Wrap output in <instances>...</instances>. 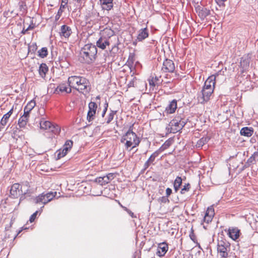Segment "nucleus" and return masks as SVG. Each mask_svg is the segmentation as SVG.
<instances>
[{
    "mask_svg": "<svg viewBox=\"0 0 258 258\" xmlns=\"http://www.w3.org/2000/svg\"><path fill=\"white\" fill-rule=\"evenodd\" d=\"M69 86L81 93H89L91 90L89 81L82 76H73L68 78Z\"/></svg>",
    "mask_w": 258,
    "mask_h": 258,
    "instance_id": "obj_1",
    "label": "nucleus"
},
{
    "mask_svg": "<svg viewBox=\"0 0 258 258\" xmlns=\"http://www.w3.org/2000/svg\"><path fill=\"white\" fill-rule=\"evenodd\" d=\"M97 48L95 45L87 44L81 49L80 52V60L82 63L90 64L97 57Z\"/></svg>",
    "mask_w": 258,
    "mask_h": 258,
    "instance_id": "obj_2",
    "label": "nucleus"
},
{
    "mask_svg": "<svg viewBox=\"0 0 258 258\" xmlns=\"http://www.w3.org/2000/svg\"><path fill=\"white\" fill-rule=\"evenodd\" d=\"M28 191V188L23 190V186L19 183H16L11 186L10 197L12 199H16L21 196L19 200V204L26 198V195Z\"/></svg>",
    "mask_w": 258,
    "mask_h": 258,
    "instance_id": "obj_3",
    "label": "nucleus"
},
{
    "mask_svg": "<svg viewBox=\"0 0 258 258\" xmlns=\"http://www.w3.org/2000/svg\"><path fill=\"white\" fill-rule=\"evenodd\" d=\"M217 252L220 258H228L230 250V244L226 239L218 240Z\"/></svg>",
    "mask_w": 258,
    "mask_h": 258,
    "instance_id": "obj_4",
    "label": "nucleus"
},
{
    "mask_svg": "<svg viewBox=\"0 0 258 258\" xmlns=\"http://www.w3.org/2000/svg\"><path fill=\"white\" fill-rule=\"evenodd\" d=\"M40 128L47 130L45 134L51 132L54 135H58L60 132V127L56 124H53L49 121H41Z\"/></svg>",
    "mask_w": 258,
    "mask_h": 258,
    "instance_id": "obj_5",
    "label": "nucleus"
},
{
    "mask_svg": "<svg viewBox=\"0 0 258 258\" xmlns=\"http://www.w3.org/2000/svg\"><path fill=\"white\" fill-rule=\"evenodd\" d=\"M213 91V90L203 88L202 90L197 94L198 102L201 104H204L207 102L210 99V97Z\"/></svg>",
    "mask_w": 258,
    "mask_h": 258,
    "instance_id": "obj_6",
    "label": "nucleus"
},
{
    "mask_svg": "<svg viewBox=\"0 0 258 258\" xmlns=\"http://www.w3.org/2000/svg\"><path fill=\"white\" fill-rule=\"evenodd\" d=\"M88 107L89 110L87 113V119L89 122H91L95 119L97 109V103L91 101L88 104Z\"/></svg>",
    "mask_w": 258,
    "mask_h": 258,
    "instance_id": "obj_7",
    "label": "nucleus"
},
{
    "mask_svg": "<svg viewBox=\"0 0 258 258\" xmlns=\"http://www.w3.org/2000/svg\"><path fill=\"white\" fill-rule=\"evenodd\" d=\"M125 137L127 138V141L125 144L126 149L131 147L133 145V141H135L138 138L136 134L133 132L132 126L130 127L129 130L125 134Z\"/></svg>",
    "mask_w": 258,
    "mask_h": 258,
    "instance_id": "obj_8",
    "label": "nucleus"
},
{
    "mask_svg": "<svg viewBox=\"0 0 258 258\" xmlns=\"http://www.w3.org/2000/svg\"><path fill=\"white\" fill-rule=\"evenodd\" d=\"M175 70V66L171 59H165L163 63L162 71L164 73H173Z\"/></svg>",
    "mask_w": 258,
    "mask_h": 258,
    "instance_id": "obj_9",
    "label": "nucleus"
},
{
    "mask_svg": "<svg viewBox=\"0 0 258 258\" xmlns=\"http://www.w3.org/2000/svg\"><path fill=\"white\" fill-rule=\"evenodd\" d=\"M112 42V40H109L107 39L105 37H102L100 36V38L98 39V40L96 42V45H95L98 48L104 50L106 48L107 46H109L111 43Z\"/></svg>",
    "mask_w": 258,
    "mask_h": 258,
    "instance_id": "obj_10",
    "label": "nucleus"
},
{
    "mask_svg": "<svg viewBox=\"0 0 258 258\" xmlns=\"http://www.w3.org/2000/svg\"><path fill=\"white\" fill-rule=\"evenodd\" d=\"M216 76H210L205 82L204 88L214 91L215 85Z\"/></svg>",
    "mask_w": 258,
    "mask_h": 258,
    "instance_id": "obj_11",
    "label": "nucleus"
},
{
    "mask_svg": "<svg viewBox=\"0 0 258 258\" xmlns=\"http://www.w3.org/2000/svg\"><path fill=\"white\" fill-rule=\"evenodd\" d=\"M197 13L201 20H204L210 14V11L204 7H199L196 8Z\"/></svg>",
    "mask_w": 258,
    "mask_h": 258,
    "instance_id": "obj_12",
    "label": "nucleus"
},
{
    "mask_svg": "<svg viewBox=\"0 0 258 258\" xmlns=\"http://www.w3.org/2000/svg\"><path fill=\"white\" fill-rule=\"evenodd\" d=\"M168 249V244L166 242H162L158 244L157 254L159 256L165 255Z\"/></svg>",
    "mask_w": 258,
    "mask_h": 258,
    "instance_id": "obj_13",
    "label": "nucleus"
},
{
    "mask_svg": "<svg viewBox=\"0 0 258 258\" xmlns=\"http://www.w3.org/2000/svg\"><path fill=\"white\" fill-rule=\"evenodd\" d=\"M100 36H101L102 37L104 36L109 40H111L112 38H114L115 39H116V37L114 35V32L109 28L104 29L100 33Z\"/></svg>",
    "mask_w": 258,
    "mask_h": 258,
    "instance_id": "obj_14",
    "label": "nucleus"
},
{
    "mask_svg": "<svg viewBox=\"0 0 258 258\" xmlns=\"http://www.w3.org/2000/svg\"><path fill=\"white\" fill-rule=\"evenodd\" d=\"M229 236L234 240H236L239 237L240 230L237 227H230L228 229Z\"/></svg>",
    "mask_w": 258,
    "mask_h": 258,
    "instance_id": "obj_15",
    "label": "nucleus"
},
{
    "mask_svg": "<svg viewBox=\"0 0 258 258\" xmlns=\"http://www.w3.org/2000/svg\"><path fill=\"white\" fill-rule=\"evenodd\" d=\"M149 36V32L147 28L140 29L138 31L137 40L138 41H142Z\"/></svg>",
    "mask_w": 258,
    "mask_h": 258,
    "instance_id": "obj_16",
    "label": "nucleus"
},
{
    "mask_svg": "<svg viewBox=\"0 0 258 258\" xmlns=\"http://www.w3.org/2000/svg\"><path fill=\"white\" fill-rule=\"evenodd\" d=\"M72 33V29L69 26L66 25L61 26L60 32V35L61 36L69 38Z\"/></svg>",
    "mask_w": 258,
    "mask_h": 258,
    "instance_id": "obj_17",
    "label": "nucleus"
},
{
    "mask_svg": "<svg viewBox=\"0 0 258 258\" xmlns=\"http://www.w3.org/2000/svg\"><path fill=\"white\" fill-rule=\"evenodd\" d=\"M249 58L248 56H244L241 58L240 66L242 68V72H244L249 67Z\"/></svg>",
    "mask_w": 258,
    "mask_h": 258,
    "instance_id": "obj_18",
    "label": "nucleus"
},
{
    "mask_svg": "<svg viewBox=\"0 0 258 258\" xmlns=\"http://www.w3.org/2000/svg\"><path fill=\"white\" fill-rule=\"evenodd\" d=\"M72 91L71 88H68L66 84H59L55 89L54 93L58 94L59 92H66L67 93H70Z\"/></svg>",
    "mask_w": 258,
    "mask_h": 258,
    "instance_id": "obj_19",
    "label": "nucleus"
},
{
    "mask_svg": "<svg viewBox=\"0 0 258 258\" xmlns=\"http://www.w3.org/2000/svg\"><path fill=\"white\" fill-rule=\"evenodd\" d=\"M177 108V101L175 99L172 100L166 107L165 111L167 113L171 114L175 112Z\"/></svg>",
    "mask_w": 258,
    "mask_h": 258,
    "instance_id": "obj_20",
    "label": "nucleus"
},
{
    "mask_svg": "<svg viewBox=\"0 0 258 258\" xmlns=\"http://www.w3.org/2000/svg\"><path fill=\"white\" fill-rule=\"evenodd\" d=\"M253 132L254 130L252 127H243L241 129L240 134L241 136L250 137L253 135Z\"/></svg>",
    "mask_w": 258,
    "mask_h": 258,
    "instance_id": "obj_21",
    "label": "nucleus"
},
{
    "mask_svg": "<svg viewBox=\"0 0 258 258\" xmlns=\"http://www.w3.org/2000/svg\"><path fill=\"white\" fill-rule=\"evenodd\" d=\"M258 161V152H254L246 162L245 166H250L256 163Z\"/></svg>",
    "mask_w": 258,
    "mask_h": 258,
    "instance_id": "obj_22",
    "label": "nucleus"
},
{
    "mask_svg": "<svg viewBox=\"0 0 258 258\" xmlns=\"http://www.w3.org/2000/svg\"><path fill=\"white\" fill-rule=\"evenodd\" d=\"M103 10H110L113 7V0H100Z\"/></svg>",
    "mask_w": 258,
    "mask_h": 258,
    "instance_id": "obj_23",
    "label": "nucleus"
},
{
    "mask_svg": "<svg viewBox=\"0 0 258 258\" xmlns=\"http://www.w3.org/2000/svg\"><path fill=\"white\" fill-rule=\"evenodd\" d=\"M48 71V68L45 63H41L39 68V73L40 76L44 78L45 77L46 74Z\"/></svg>",
    "mask_w": 258,
    "mask_h": 258,
    "instance_id": "obj_24",
    "label": "nucleus"
},
{
    "mask_svg": "<svg viewBox=\"0 0 258 258\" xmlns=\"http://www.w3.org/2000/svg\"><path fill=\"white\" fill-rule=\"evenodd\" d=\"M73 142L71 140H67L63 146L62 150L67 154L72 148Z\"/></svg>",
    "mask_w": 258,
    "mask_h": 258,
    "instance_id": "obj_25",
    "label": "nucleus"
},
{
    "mask_svg": "<svg viewBox=\"0 0 258 258\" xmlns=\"http://www.w3.org/2000/svg\"><path fill=\"white\" fill-rule=\"evenodd\" d=\"M182 184V179L180 176H177L174 180L173 183L174 189L175 192H177Z\"/></svg>",
    "mask_w": 258,
    "mask_h": 258,
    "instance_id": "obj_26",
    "label": "nucleus"
},
{
    "mask_svg": "<svg viewBox=\"0 0 258 258\" xmlns=\"http://www.w3.org/2000/svg\"><path fill=\"white\" fill-rule=\"evenodd\" d=\"M210 140V138L208 136L203 137L200 139L197 143V146L198 147H202Z\"/></svg>",
    "mask_w": 258,
    "mask_h": 258,
    "instance_id": "obj_27",
    "label": "nucleus"
},
{
    "mask_svg": "<svg viewBox=\"0 0 258 258\" xmlns=\"http://www.w3.org/2000/svg\"><path fill=\"white\" fill-rule=\"evenodd\" d=\"M56 195V192H48L46 194H44V196L45 198V203L47 204L50 201H51L53 198Z\"/></svg>",
    "mask_w": 258,
    "mask_h": 258,
    "instance_id": "obj_28",
    "label": "nucleus"
},
{
    "mask_svg": "<svg viewBox=\"0 0 258 258\" xmlns=\"http://www.w3.org/2000/svg\"><path fill=\"white\" fill-rule=\"evenodd\" d=\"M28 118L26 117V115H22L20 117L18 120V124L20 127H24L27 124Z\"/></svg>",
    "mask_w": 258,
    "mask_h": 258,
    "instance_id": "obj_29",
    "label": "nucleus"
},
{
    "mask_svg": "<svg viewBox=\"0 0 258 258\" xmlns=\"http://www.w3.org/2000/svg\"><path fill=\"white\" fill-rule=\"evenodd\" d=\"M34 202L36 204L42 203L44 205L46 204L44 194H40L38 197H36L34 199Z\"/></svg>",
    "mask_w": 258,
    "mask_h": 258,
    "instance_id": "obj_30",
    "label": "nucleus"
},
{
    "mask_svg": "<svg viewBox=\"0 0 258 258\" xmlns=\"http://www.w3.org/2000/svg\"><path fill=\"white\" fill-rule=\"evenodd\" d=\"M117 111H114L112 110H110V113L107 115L106 120V123L109 124L111 122V121L113 120L114 115L116 113Z\"/></svg>",
    "mask_w": 258,
    "mask_h": 258,
    "instance_id": "obj_31",
    "label": "nucleus"
},
{
    "mask_svg": "<svg viewBox=\"0 0 258 258\" xmlns=\"http://www.w3.org/2000/svg\"><path fill=\"white\" fill-rule=\"evenodd\" d=\"M171 145V142L170 140H168L162 145V146L158 150L160 151V153L163 151L165 149L168 148Z\"/></svg>",
    "mask_w": 258,
    "mask_h": 258,
    "instance_id": "obj_32",
    "label": "nucleus"
},
{
    "mask_svg": "<svg viewBox=\"0 0 258 258\" xmlns=\"http://www.w3.org/2000/svg\"><path fill=\"white\" fill-rule=\"evenodd\" d=\"M38 55L41 58H44L46 57L48 54L47 49L46 47H42L38 51Z\"/></svg>",
    "mask_w": 258,
    "mask_h": 258,
    "instance_id": "obj_33",
    "label": "nucleus"
},
{
    "mask_svg": "<svg viewBox=\"0 0 258 258\" xmlns=\"http://www.w3.org/2000/svg\"><path fill=\"white\" fill-rule=\"evenodd\" d=\"M36 105L35 102L34 100L30 101L27 105L25 107V110H28L31 111Z\"/></svg>",
    "mask_w": 258,
    "mask_h": 258,
    "instance_id": "obj_34",
    "label": "nucleus"
},
{
    "mask_svg": "<svg viewBox=\"0 0 258 258\" xmlns=\"http://www.w3.org/2000/svg\"><path fill=\"white\" fill-rule=\"evenodd\" d=\"M179 123L180 125L179 126V127L174 128V129H173V133H175L180 131L184 126V125L186 124V122L183 120H179Z\"/></svg>",
    "mask_w": 258,
    "mask_h": 258,
    "instance_id": "obj_35",
    "label": "nucleus"
},
{
    "mask_svg": "<svg viewBox=\"0 0 258 258\" xmlns=\"http://www.w3.org/2000/svg\"><path fill=\"white\" fill-rule=\"evenodd\" d=\"M159 153L160 151L159 150H157L154 152L148 159V162H150L151 163H153L155 161V158L158 157Z\"/></svg>",
    "mask_w": 258,
    "mask_h": 258,
    "instance_id": "obj_36",
    "label": "nucleus"
},
{
    "mask_svg": "<svg viewBox=\"0 0 258 258\" xmlns=\"http://www.w3.org/2000/svg\"><path fill=\"white\" fill-rule=\"evenodd\" d=\"M65 8L66 7H64V5H63V4L60 5V8L58 10L57 13L55 17V20H58L59 19L63 11V9Z\"/></svg>",
    "mask_w": 258,
    "mask_h": 258,
    "instance_id": "obj_37",
    "label": "nucleus"
},
{
    "mask_svg": "<svg viewBox=\"0 0 258 258\" xmlns=\"http://www.w3.org/2000/svg\"><path fill=\"white\" fill-rule=\"evenodd\" d=\"M205 215L209 216H212L213 217H214V216L215 215V212H214V209L213 206H210L208 208V209L206 211V212L205 213Z\"/></svg>",
    "mask_w": 258,
    "mask_h": 258,
    "instance_id": "obj_38",
    "label": "nucleus"
},
{
    "mask_svg": "<svg viewBox=\"0 0 258 258\" xmlns=\"http://www.w3.org/2000/svg\"><path fill=\"white\" fill-rule=\"evenodd\" d=\"M56 159H60L61 158L64 157L67 155V154L61 149H59L57 150L56 152Z\"/></svg>",
    "mask_w": 258,
    "mask_h": 258,
    "instance_id": "obj_39",
    "label": "nucleus"
},
{
    "mask_svg": "<svg viewBox=\"0 0 258 258\" xmlns=\"http://www.w3.org/2000/svg\"><path fill=\"white\" fill-rule=\"evenodd\" d=\"M105 178V181L107 183H109L111 180H112L114 178V174L113 173H110L104 176Z\"/></svg>",
    "mask_w": 258,
    "mask_h": 258,
    "instance_id": "obj_40",
    "label": "nucleus"
},
{
    "mask_svg": "<svg viewBox=\"0 0 258 258\" xmlns=\"http://www.w3.org/2000/svg\"><path fill=\"white\" fill-rule=\"evenodd\" d=\"M170 125L171 126V129L173 130V129H174L173 128V126L175 127V128L179 127V120L176 119H172L171 122H170Z\"/></svg>",
    "mask_w": 258,
    "mask_h": 258,
    "instance_id": "obj_41",
    "label": "nucleus"
},
{
    "mask_svg": "<svg viewBox=\"0 0 258 258\" xmlns=\"http://www.w3.org/2000/svg\"><path fill=\"white\" fill-rule=\"evenodd\" d=\"M104 180H105V178H104V176L99 177L96 178L95 179V182L99 183L101 185H104L106 184V183L105 182Z\"/></svg>",
    "mask_w": 258,
    "mask_h": 258,
    "instance_id": "obj_42",
    "label": "nucleus"
},
{
    "mask_svg": "<svg viewBox=\"0 0 258 258\" xmlns=\"http://www.w3.org/2000/svg\"><path fill=\"white\" fill-rule=\"evenodd\" d=\"M37 49V46L36 43H33L28 46V50L29 52L34 53Z\"/></svg>",
    "mask_w": 258,
    "mask_h": 258,
    "instance_id": "obj_43",
    "label": "nucleus"
},
{
    "mask_svg": "<svg viewBox=\"0 0 258 258\" xmlns=\"http://www.w3.org/2000/svg\"><path fill=\"white\" fill-rule=\"evenodd\" d=\"M190 184L189 183L185 184L183 187L181 188L180 190V193L181 194H184L185 192L188 191L190 188Z\"/></svg>",
    "mask_w": 258,
    "mask_h": 258,
    "instance_id": "obj_44",
    "label": "nucleus"
},
{
    "mask_svg": "<svg viewBox=\"0 0 258 258\" xmlns=\"http://www.w3.org/2000/svg\"><path fill=\"white\" fill-rule=\"evenodd\" d=\"M121 207L132 218H136V216H135L133 212H132L130 209H127L126 207L123 206L120 203H119Z\"/></svg>",
    "mask_w": 258,
    "mask_h": 258,
    "instance_id": "obj_45",
    "label": "nucleus"
},
{
    "mask_svg": "<svg viewBox=\"0 0 258 258\" xmlns=\"http://www.w3.org/2000/svg\"><path fill=\"white\" fill-rule=\"evenodd\" d=\"M38 213V211H37L35 213H34L30 217L29 221L32 223L34 221L35 219L36 218L37 215Z\"/></svg>",
    "mask_w": 258,
    "mask_h": 258,
    "instance_id": "obj_46",
    "label": "nucleus"
},
{
    "mask_svg": "<svg viewBox=\"0 0 258 258\" xmlns=\"http://www.w3.org/2000/svg\"><path fill=\"white\" fill-rule=\"evenodd\" d=\"M13 112V109L12 108L8 112L6 113L3 117L7 120H8Z\"/></svg>",
    "mask_w": 258,
    "mask_h": 258,
    "instance_id": "obj_47",
    "label": "nucleus"
},
{
    "mask_svg": "<svg viewBox=\"0 0 258 258\" xmlns=\"http://www.w3.org/2000/svg\"><path fill=\"white\" fill-rule=\"evenodd\" d=\"M189 237L190 238V239L194 241V242H196V240H197V238H196V235H195L194 233V230L191 229V231H190V233L189 234Z\"/></svg>",
    "mask_w": 258,
    "mask_h": 258,
    "instance_id": "obj_48",
    "label": "nucleus"
},
{
    "mask_svg": "<svg viewBox=\"0 0 258 258\" xmlns=\"http://www.w3.org/2000/svg\"><path fill=\"white\" fill-rule=\"evenodd\" d=\"M212 218H213V217H212V216H209L205 215V216L204 217V221L205 222H207V223H208L212 221Z\"/></svg>",
    "mask_w": 258,
    "mask_h": 258,
    "instance_id": "obj_49",
    "label": "nucleus"
},
{
    "mask_svg": "<svg viewBox=\"0 0 258 258\" xmlns=\"http://www.w3.org/2000/svg\"><path fill=\"white\" fill-rule=\"evenodd\" d=\"M140 143V140L139 138L136 139L135 141H133V145L134 144V145L132 147V149L134 148L135 147H136L137 146H138L139 144Z\"/></svg>",
    "mask_w": 258,
    "mask_h": 258,
    "instance_id": "obj_50",
    "label": "nucleus"
},
{
    "mask_svg": "<svg viewBox=\"0 0 258 258\" xmlns=\"http://www.w3.org/2000/svg\"><path fill=\"white\" fill-rule=\"evenodd\" d=\"M226 1L227 0H215V2L220 7H224L225 6L224 2Z\"/></svg>",
    "mask_w": 258,
    "mask_h": 258,
    "instance_id": "obj_51",
    "label": "nucleus"
},
{
    "mask_svg": "<svg viewBox=\"0 0 258 258\" xmlns=\"http://www.w3.org/2000/svg\"><path fill=\"white\" fill-rule=\"evenodd\" d=\"M127 62L128 63V64L129 65H131V66H132L133 65V64H134L133 56L131 57V56H130Z\"/></svg>",
    "mask_w": 258,
    "mask_h": 258,
    "instance_id": "obj_52",
    "label": "nucleus"
},
{
    "mask_svg": "<svg viewBox=\"0 0 258 258\" xmlns=\"http://www.w3.org/2000/svg\"><path fill=\"white\" fill-rule=\"evenodd\" d=\"M8 120H7L6 118H5L4 117H2L0 123L2 124L3 126H5L8 122Z\"/></svg>",
    "mask_w": 258,
    "mask_h": 258,
    "instance_id": "obj_53",
    "label": "nucleus"
},
{
    "mask_svg": "<svg viewBox=\"0 0 258 258\" xmlns=\"http://www.w3.org/2000/svg\"><path fill=\"white\" fill-rule=\"evenodd\" d=\"M172 189L168 187L166 189V197H169L172 194Z\"/></svg>",
    "mask_w": 258,
    "mask_h": 258,
    "instance_id": "obj_54",
    "label": "nucleus"
},
{
    "mask_svg": "<svg viewBox=\"0 0 258 258\" xmlns=\"http://www.w3.org/2000/svg\"><path fill=\"white\" fill-rule=\"evenodd\" d=\"M151 164V163L150 162H148V160H147L144 165V170H146Z\"/></svg>",
    "mask_w": 258,
    "mask_h": 258,
    "instance_id": "obj_55",
    "label": "nucleus"
},
{
    "mask_svg": "<svg viewBox=\"0 0 258 258\" xmlns=\"http://www.w3.org/2000/svg\"><path fill=\"white\" fill-rule=\"evenodd\" d=\"M35 24H33V23H32L31 24H30L28 27V28L26 29V30L29 31V30H33L35 28Z\"/></svg>",
    "mask_w": 258,
    "mask_h": 258,
    "instance_id": "obj_56",
    "label": "nucleus"
},
{
    "mask_svg": "<svg viewBox=\"0 0 258 258\" xmlns=\"http://www.w3.org/2000/svg\"><path fill=\"white\" fill-rule=\"evenodd\" d=\"M30 111L28 110H25V109H24V114L23 115H26V117L27 118H29V113H30Z\"/></svg>",
    "mask_w": 258,
    "mask_h": 258,
    "instance_id": "obj_57",
    "label": "nucleus"
},
{
    "mask_svg": "<svg viewBox=\"0 0 258 258\" xmlns=\"http://www.w3.org/2000/svg\"><path fill=\"white\" fill-rule=\"evenodd\" d=\"M149 85L152 86H155V80L153 78L151 80H149Z\"/></svg>",
    "mask_w": 258,
    "mask_h": 258,
    "instance_id": "obj_58",
    "label": "nucleus"
},
{
    "mask_svg": "<svg viewBox=\"0 0 258 258\" xmlns=\"http://www.w3.org/2000/svg\"><path fill=\"white\" fill-rule=\"evenodd\" d=\"M107 111V109H106V108H104L103 109V112H102V114H101V116H102V117H104V116H105Z\"/></svg>",
    "mask_w": 258,
    "mask_h": 258,
    "instance_id": "obj_59",
    "label": "nucleus"
},
{
    "mask_svg": "<svg viewBox=\"0 0 258 258\" xmlns=\"http://www.w3.org/2000/svg\"><path fill=\"white\" fill-rule=\"evenodd\" d=\"M125 141H127V138L125 137V135L122 137V138L121 139V143H124V142Z\"/></svg>",
    "mask_w": 258,
    "mask_h": 258,
    "instance_id": "obj_60",
    "label": "nucleus"
},
{
    "mask_svg": "<svg viewBox=\"0 0 258 258\" xmlns=\"http://www.w3.org/2000/svg\"><path fill=\"white\" fill-rule=\"evenodd\" d=\"M68 0H61V4L64 5V7H66V5L68 4Z\"/></svg>",
    "mask_w": 258,
    "mask_h": 258,
    "instance_id": "obj_61",
    "label": "nucleus"
},
{
    "mask_svg": "<svg viewBox=\"0 0 258 258\" xmlns=\"http://www.w3.org/2000/svg\"><path fill=\"white\" fill-rule=\"evenodd\" d=\"M108 103L107 101V100H106L105 102V103H104V108H106V109H108Z\"/></svg>",
    "mask_w": 258,
    "mask_h": 258,
    "instance_id": "obj_62",
    "label": "nucleus"
},
{
    "mask_svg": "<svg viewBox=\"0 0 258 258\" xmlns=\"http://www.w3.org/2000/svg\"><path fill=\"white\" fill-rule=\"evenodd\" d=\"M28 31L27 30H26V29H25V28H23L22 31H21V34L24 35L26 33V32H27Z\"/></svg>",
    "mask_w": 258,
    "mask_h": 258,
    "instance_id": "obj_63",
    "label": "nucleus"
},
{
    "mask_svg": "<svg viewBox=\"0 0 258 258\" xmlns=\"http://www.w3.org/2000/svg\"><path fill=\"white\" fill-rule=\"evenodd\" d=\"M100 96L99 95L97 96L96 97L95 99V100L96 101H98V100H100Z\"/></svg>",
    "mask_w": 258,
    "mask_h": 258,
    "instance_id": "obj_64",
    "label": "nucleus"
}]
</instances>
